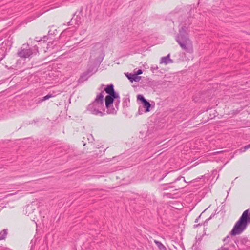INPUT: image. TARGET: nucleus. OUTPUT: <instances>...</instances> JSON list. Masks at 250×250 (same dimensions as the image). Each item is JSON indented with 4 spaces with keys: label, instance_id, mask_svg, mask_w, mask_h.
<instances>
[{
    "label": "nucleus",
    "instance_id": "f257e3e1",
    "mask_svg": "<svg viewBox=\"0 0 250 250\" xmlns=\"http://www.w3.org/2000/svg\"><path fill=\"white\" fill-rule=\"evenodd\" d=\"M177 42L181 47L189 53L193 52L192 41L188 37V32L186 30L181 29L177 37Z\"/></svg>",
    "mask_w": 250,
    "mask_h": 250
},
{
    "label": "nucleus",
    "instance_id": "f03ea898",
    "mask_svg": "<svg viewBox=\"0 0 250 250\" xmlns=\"http://www.w3.org/2000/svg\"><path fill=\"white\" fill-rule=\"evenodd\" d=\"M248 219V210H246L234 225L231 231V235L234 236L241 234L246 229Z\"/></svg>",
    "mask_w": 250,
    "mask_h": 250
},
{
    "label": "nucleus",
    "instance_id": "7ed1b4c3",
    "mask_svg": "<svg viewBox=\"0 0 250 250\" xmlns=\"http://www.w3.org/2000/svg\"><path fill=\"white\" fill-rule=\"evenodd\" d=\"M137 100H139L143 102L144 107L146 108L145 112H148L150 111L149 108L151 106L150 103L147 102L142 95H138L137 96Z\"/></svg>",
    "mask_w": 250,
    "mask_h": 250
},
{
    "label": "nucleus",
    "instance_id": "20e7f679",
    "mask_svg": "<svg viewBox=\"0 0 250 250\" xmlns=\"http://www.w3.org/2000/svg\"><path fill=\"white\" fill-rule=\"evenodd\" d=\"M105 91L106 93L108 94V96H112L113 97H117L116 94L115 92L114 89L113 88V85H108L105 88Z\"/></svg>",
    "mask_w": 250,
    "mask_h": 250
},
{
    "label": "nucleus",
    "instance_id": "39448f33",
    "mask_svg": "<svg viewBox=\"0 0 250 250\" xmlns=\"http://www.w3.org/2000/svg\"><path fill=\"white\" fill-rule=\"evenodd\" d=\"M117 97H113L112 96H106L105 98V104L107 108L113 103L114 99Z\"/></svg>",
    "mask_w": 250,
    "mask_h": 250
},
{
    "label": "nucleus",
    "instance_id": "423d86ee",
    "mask_svg": "<svg viewBox=\"0 0 250 250\" xmlns=\"http://www.w3.org/2000/svg\"><path fill=\"white\" fill-rule=\"evenodd\" d=\"M126 76L127 77V78L130 80V82H133V81L135 82H138L141 79V77L137 76V75H135V73L134 74H126Z\"/></svg>",
    "mask_w": 250,
    "mask_h": 250
},
{
    "label": "nucleus",
    "instance_id": "0eeeda50",
    "mask_svg": "<svg viewBox=\"0 0 250 250\" xmlns=\"http://www.w3.org/2000/svg\"><path fill=\"white\" fill-rule=\"evenodd\" d=\"M170 54H168L166 57H163L161 59L160 63L162 64L167 65L168 63H172V61L170 58Z\"/></svg>",
    "mask_w": 250,
    "mask_h": 250
},
{
    "label": "nucleus",
    "instance_id": "6e6552de",
    "mask_svg": "<svg viewBox=\"0 0 250 250\" xmlns=\"http://www.w3.org/2000/svg\"><path fill=\"white\" fill-rule=\"evenodd\" d=\"M154 243L156 244L160 250H166L165 246L161 242L155 240Z\"/></svg>",
    "mask_w": 250,
    "mask_h": 250
},
{
    "label": "nucleus",
    "instance_id": "1a4fd4ad",
    "mask_svg": "<svg viewBox=\"0 0 250 250\" xmlns=\"http://www.w3.org/2000/svg\"><path fill=\"white\" fill-rule=\"evenodd\" d=\"M53 97V96L51 94H48L42 98V101H45Z\"/></svg>",
    "mask_w": 250,
    "mask_h": 250
},
{
    "label": "nucleus",
    "instance_id": "9d476101",
    "mask_svg": "<svg viewBox=\"0 0 250 250\" xmlns=\"http://www.w3.org/2000/svg\"><path fill=\"white\" fill-rule=\"evenodd\" d=\"M103 99V95L102 94H100L97 96V98L96 99V101L101 100L102 101Z\"/></svg>",
    "mask_w": 250,
    "mask_h": 250
},
{
    "label": "nucleus",
    "instance_id": "9b49d317",
    "mask_svg": "<svg viewBox=\"0 0 250 250\" xmlns=\"http://www.w3.org/2000/svg\"><path fill=\"white\" fill-rule=\"evenodd\" d=\"M94 112H95V113H94V114H95L96 115L99 114L100 116H102L103 115V113L101 111H99L98 110H94Z\"/></svg>",
    "mask_w": 250,
    "mask_h": 250
},
{
    "label": "nucleus",
    "instance_id": "f8f14e48",
    "mask_svg": "<svg viewBox=\"0 0 250 250\" xmlns=\"http://www.w3.org/2000/svg\"><path fill=\"white\" fill-rule=\"evenodd\" d=\"M142 73H143L142 71L141 70L139 69L135 73V75H137V76H138V75L142 74Z\"/></svg>",
    "mask_w": 250,
    "mask_h": 250
},
{
    "label": "nucleus",
    "instance_id": "ddd939ff",
    "mask_svg": "<svg viewBox=\"0 0 250 250\" xmlns=\"http://www.w3.org/2000/svg\"><path fill=\"white\" fill-rule=\"evenodd\" d=\"M250 148V144L245 146L246 149H249Z\"/></svg>",
    "mask_w": 250,
    "mask_h": 250
}]
</instances>
